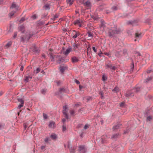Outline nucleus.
<instances>
[{
	"label": "nucleus",
	"mask_w": 153,
	"mask_h": 153,
	"mask_svg": "<svg viewBox=\"0 0 153 153\" xmlns=\"http://www.w3.org/2000/svg\"><path fill=\"white\" fill-rule=\"evenodd\" d=\"M19 29L20 31H21L22 33H24L25 31V27L23 25H21L19 27Z\"/></svg>",
	"instance_id": "nucleus-15"
},
{
	"label": "nucleus",
	"mask_w": 153,
	"mask_h": 153,
	"mask_svg": "<svg viewBox=\"0 0 153 153\" xmlns=\"http://www.w3.org/2000/svg\"><path fill=\"white\" fill-rule=\"evenodd\" d=\"M99 94L101 95V98L102 99H103L104 98V93L103 91H101Z\"/></svg>",
	"instance_id": "nucleus-29"
},
{
	"label": "nucleus",
	"mask_w": 153,
	"mask_h": 153,
	"mask_svg": "<svg viewBox=\"0 0 153 153\" xmlns=\"http://www.w3.org/2000/svg\"><path fill=\"white\" fill-rule=\"evenodd\" d=\"M71 60L73 63H76L79 61V59L76 57L74 56L71 58Z\"/></svg>",
	"instance_id": "nucleus-12"
},
{
	"label": "nucleus",
	"mask_w": 153,
	"mask_h": 153,
	"mask_svg": "<svg viewBox=\"0 0 153 153\" xmlns=\"http://www.w3.org/2000/svg\"><path fill=\"white\" fill-rule=\"evenodd\" d=\"M65 67H61L59 68L60 71L62 73H63L65 71Z\"/></svg>",
	"instance_id": "nucleus-23"
},
{
	"label": "nucleus",
	"mask_w": 153,
	"mask_h": 153,
	"mask_svg": "<svg viewBox=\"0 0 153 153\" xmlns=\"http://www.w3.org/2000/svg\"><path fill=\"white\" fill-rule=\"evenodd\" d=\"M112 91L114 92H117L119 91V88L118 87L116 86L112 90Z\"/></svg>",
	"instance_id": "nucleus-21"
},
{
	"label": "nucleus",
	"mask_w": 153,
	"mask_h": 153,
	"mask_svg": "<svg viewBox=\"0 0 153 153\" xmlns=\"http://www.w3.org/2000/svg\"><path fill=\"white\" fill-rule=\"evenodd\" d=\"M75 82L76 84H79L80 83V82H79L78 80H76V79H75Z\"/></svg>",
	"instance_id": "nucleus-51"
},
{
	"label": "nucleus",
	"mask_w": 153,
	"mask_h": 153,
	"mask_svg": "<svg viewBox=\"0 0 153 153\" xmlns=\"http://www.w3.org/2000/svg\"><path fill=\"white\" fill-rule=\"evenodd\" d=\"M43 115L44 118L45 119H46L48 118V116H47V114L44 113H43Z\"/></svg>",
	"instance_id": "nucleus-37"
},
{
	"label": "nucleus",
	"mask_w": 153,
	"mask_h": 153,
	"mask_svg": "<svg viewBox=\"0 0 153 153\" xmlns=\"http://www.w3.org/2000/svg\"><path fill=\"white\" fill-rule=\"evenodd\" d=\"M141 36V33H135V36L136 37H139L140 36Z\"/></svg>",
	"instance_id": "nucleus-40"
},
{
	"label": "nucleus",
	"mask_w": 153,
	"mask_h": 153,
	"mask_svg": "<svg viewBox=\"0 0 153 153\" xmlns=\"http://www.w3.org/2000/svg\"><path fill=\"white\" fill-rule=\"evenodd\" d=\"M66 2L68 4H69L70 5H71L73 4V1L72 0H67Z\"/></svg>",
	"instance_id": "nucleus-25"
},
{
	"label": "nucleus",
	"mask_w": 153,
	"mask_h": 153,
	"mask_svg": "<svg viewBox=\"0 0 153 153\" xmlns=\"http://www.w3.org/2000/svg\"><path fill=\"white\" fill-rule=\"evenodd\" d=\"M68 148L69 149H70V148H71V149H70V153H74L75 149H72L71 145L69 143H68Z\"/></svg>",
	"instance_id": "nucleus-10"
},
{
	"label": "nucleus",
	"mask_w": 153,
	"mask_h": 153,
	"mask_svg": "<svg viewBox=\"0 0 153 153\" xmlns=\"http://www.w3.org/2000/svg\"><path fill=\"white\" fill-rule=\"evenodd\" d=\"M88 127H89V126H88V125L86 124V125H85V126H84V129H87L88 128Z\"/></svg>",
	"instance_id": "nucleus-46"
},
{
	"label": "nucleus",
	"mask_w": 153,
	"mask_h": 153,
	"mask_svg": "<svg viewBox=\"0 0 153 153\" xmlns=\"http://www.w3.org/2000/svg\"><path fill=\"white\" fill-rule=\"evenodd\" d=\"M56 59H58L56 61V62L59 64H60L62 60V57L60 56H59V57L56 58Z\"/></svg>",
	"instance_id": "nucleus-17"
},
{
	"label": "nucleus",
	"mask_w": 153,
	"mask_h": 153,
	"mask_svg": "<svg viewBox=\"0 0 153 153\" xmlns=\"http://www.w3.org/2000/svg\"><path fill=\"white\" fill-rule=\"evenodd\" d=\"M70 113L71 115H73L74 114V111L73 110L70 111Z\"/></svg>",
	"instance_id": "nucleus-47"
},
{
	"label": "nucleus",
	"mask_w": 153,
	"mask_h": 153,
	"mask_svg": "<svg viewBox=\"0 0 153 153\" xmlns=\"http://www.w3.org/2000/svg\"><path fill=\"white\" fill-rule=\"evenodd\" d=\"M49 54L50 56V60L52 62L55 61L54 59H56V58L59 57V55H53V53L51 52L49 53Z\"/></svg>",
	"instance_id": "nucleus-3"
},
{
	"label": "nucleus",
	"mask_w": 153,
	"mask_h": 153,
	"mask_svg": "<svg viewBox=\"0 0 153 153\" xmlns=\"http://www.w3.org/2000/svg\"><path fill=\"white\" fill-rule=\"evenodd\" d=\"M65 91V89L64 88H60L59 89V92L61 94L62 92H64Z\"/></svg>",
	"instance_id": "nucleus-20"
},
{
	"label": "nucleus",
	"mask_w": 153,
	"mask_h": 153,
	"mask_svg": "<svg viewBox=\"0 0 153 153\" xmlns=\"http://www.w3.org/2000/svg\"><path fill=\"white\" fill-rule=\"evenodd\" d=\"M120 29H117L115 27L112 28L109 31V36L110 37H112L114 35L120 33Z\"/></svg>",
	"instance_id": "nucleus-1"
},
{
	"label": "nucleus",
	"mask_w": 153,
	"mask_h": 153,
	"mask_svg": "<svg viewBox=\"0 0 153 153\" xmlns=\"http://www.w3.org/2000/svg\"><path fill=\"white\" fill-rule=\"evenodd\" d=\"M64 109L62 111V113L64 115H65V117L67 119H68V116L67 115L66 112L68 111V109L67 105H65L63 106Z\"/></svg>",
	"instance_id": "nucleus-2"
},
{
	"label": "nucleus",
	"mask_w": 153,
	"mask_h": 153,
	"mask_svg": "<svg viewBox=\"0 0 153 153\" xmlns=\"http://www.w3.org/2000/svg\"><path fill=\"white\" fill-rule=\"evenodd\" d=\"M48 140V137H46L45 139V142H47Z\"/></svg>",
	"instance_id": "nucleus-64"
},
{
	"label": "nucleus",
	"mask_w": 153,
	"mask_h": 153,
	"mask_svg": "<svg viewBox=\"0 0 153 153\" xmlns=\"http://www.w3.org/2000/svg\"><path fill=\"white\" fill-rule=\"evenodd\" d=\"M33 47L31 49H32V51L33 52L35 53H38L39 52V50L37 48L36 46V45L35 44L33 45Z\"/></svg>",
	"instance_id": "nucleus-7"
},
{
	"label": "nucleus",
	"mask_w": 153,
	"mask_h": 153,
	"mask_svg": "<svg viewBox=\"0 0 153 153\" xmlns=\"http://www.w3.org/2000/svg\"><path fill=\"white\" fill-rule=\"evenodd\" d=\"M107 79V77L104 75H103L102 78V80L103 81H105Z\"/></svg>",
	"instance_id": "nucleus-34"
},
{
	"label": "nucleus",
	"mask_w": 153,
	"mask_h": 153,
	"mask_svg": "<svg viewBox=\"0 0 153 153\" xmlns=\"http://www.w3.org/2000/svg\"><path fill=\"white\" fill-rule=\"evenodd\" d=\"M134 89L135 90V92L136 93H137L140 91V87H136Z\"/></svg>",
	"instance_id": "nucleus-31"
},
{
	"label": "nucleus",
	"mask_w": 153,
	"mask_h": 153,
	"mask_svg": "<svg viewBox=\"0 0 153 153\" xmlns=\"http://www.w3.org/2000/svg\"><path fill=\"white\" fill-rule=\"evenodd\" d=\"M83 88V87L81 85H79V89L80 91H81V89Z\"/></svg>",
	"instance_id": "nucleus-56"
},
{
	"label": "nucleus",
	"mask_w": 153,
	"mask_h": 153,
	"mask_svg": "<svg viewBox=\"0 0 153 153\" xmlns=\"http://www.w3.org/2000/svg\"><path fill=\"white\" fill-rule=\"evenodd\" d=\"M33 34H30L29 35L28 37L26 38H25V39H27V41L29 40V39L33 36Z\"/></svg>",
	"instance_id": "nucleus-39"
},
{
	"label": "nucleus",
	"mask_w": 153,
	"mask_h": 153,
	"mask_svg": "<svg viewBox=\"0 0 153 153\" xmlns=\"http://www.w3.org/2000/svg\"><path fill=\"white\" fill-rule=\"evenodd\" d=\"M73 32L75 33L74 34V35L73 36L74 39L76 38L78 36L80 35V33L78 32H76L75 30H73Z\"/></svg>",
	"instance_id": "nucleus-11"
},
{
	"label": "nucleus",
	"mask_w": 153,
	"mask_h": 153,
	"mask_svg": "<svg viewBox=\"0 0 153 153\" xmlns=\"http://www.w3.org/2000/svg\"><path fill=\"white\" fill-rule=\"evenodd\" d=\"M84 5L88 7H90L91 6V3L89 1H88L85 3H84Z\"/></svg>",
	"instance_id": "nucleus-14"
},
{
	"label": "nucleus",
	"mask_w": 153,
	"mask_h": 153,
	"mask_svg": "<svg viewBox=\"0 0 153 153\" xmlns=\"http://www.w3.org/2000/svg\"><path fill=\"white\" fill-rule=\"evenodd\" d=\"M87 34L89 37H91V38H92L93 37V34L90 31H88L87 32Z\"/></svg>",
	"instance_id": "nucleus-26"
},
{
	"label": "nucleus",
	"mask_w": 153,
	"mask_h": 153,
	"mask_svg": "<svg viewBox=\"0 0 153 153\" xmlns=\"http://www.w3.org/2000/svg\"><path fill=\"white\" fill-rule=\"evenodd\" d=\"M43 8L46 10H49L50 9V5L48 4H46L44 6Z\"/></svg>",
	"instance_id": "nucleus-18"
},
{
	"label": "nucleus",
	"mask_w": 153,
	"mask_h": 153,
	"mask_svg": "<svg viewBox=\"0 0 153 153\" xmlns=\"http://www.w3.org/2000/svg\"><path fill=\"white\" fill-rule=\"evenodd\" d=\"M45 146H42L41 147V149L42 150H43V149H45Z\"/></svg>",
	"instance_id": "nucleus-61"
},
{
	"label": "nucleus",
	"mask_w": 153,
	"mask_h": 153,
	"mask_svg": "<svg viewBox=\"0 0 153 153\" xmlns=\"http://www.w3.org/2000/svg\"><path fill=\"white\" fill-rule=\"evenodd\" d=\"M19 8V6L17 5H16L15 3V2H13L11 6L10 7V8H15L16 10H18V8Z\"/></svg>",
	"instance_id": "nucleus-8"
},
{
	"label": "nucleus",
	"mask_w": 153,
	"mask_h": 153,
	"mask_svg": "<svg viewBox=\"0 0 153 153\" xmlns=\"http://www.w3.org/2000/svg\"><path fill=\"white\" fill-rule=\"evenodd\" d=\"M32 17L33 19H36V14H34L32 16Z\"/></svg>",
	"instance_id": "nucleus-52"
},
{
	"label": "nucleus",
	"mask_w": 153,
	"mask_h": 153,
	"mask_svg": "<svg viewBox=\"0 0 153 153\" xmlns=\"http://www.w3.org/2000/svg\"><path fill=\"white\" fill-rule=\"evenodd\" d=\"M120 134L119 133H117L116 134H114L113 135L112 137V138H117L119 136Z\"/></svg>",
	"instance_id": "nucleus-28"
},
{
	"label": "nucleus",
	"mask_w": 153,
	"mask_h": 153,
	"mask_svg": "<svg viewBox=\"0 0 153 153\" xmlns=\"http://www.w3.org/2000/svg\"><path fill=\"white\" fill-rule=\"evenodd\" d=\"M25 78L24 79L25 81L26 82H29V77H27V76H26L25 77Z\"/></svg>",
	"instance_id": "nucleus-38"
},
{
	"label": "nucleus",
	"mask_w": 153,
	"mask_h": 153,
	"mask_svg": "<svg viewBox=\"0 0 153 153\" xmlns=\"http://www.w3.org/2000/svg\"><path fill=\"white\" fill-rule=\"evenodd\" d=\"M113 10H116L117 9V7L116 6H114L112 8Z\"/></svg>",
	"instance_id": "nucleus-44"
},
{
	"label": "nucleus",
	"mask_w": 153,
	"mask_h": 153,
	"mask_svg": "<svg viewBox=\"0 0 153 153\" xmlns=\"http://www.w3.org/2000/svg\"><path fill=\"white\" fill-rule=\"evenodd\" d=\"M55 123L54 122L51 121L50 122L49 126L50 128H54L55 127Z\"/></svg>",
	"instance_id": "nucleus-9"
},
{
	"label": "nucleus",
	"mask_w": 153,
	"mask_h": 153,
	"mask_svg": "<svg viewBox=\"0 0 153 153\" xmlns=\"http://www.w3.org/2000/svg\"><path fill=\"white\" fill-rule=\"evenodd\" d=\"M48 15V13H45L43 15V17H45Z\"/></svg>",
	"instance_id": "nucleus-59"
},
{
	"label": "nucleus",
	"mask_w": 153,
	"mask_h": 153,
	"mask_svg": "<svg viewBox=\"0 0 153 153\" xmlns=\"http://www.w3.org/2000/svg\"><path fill=\"white\" fill-rule=\"evenodd\" d=\"M17 35V33L16 32L14 33V36H13V37L14 38H15L16 37Z\"/></svg>",
	"instance_id": "nucleus-55"
},
{
	"label": "nucleus",
	"mask_w": 153,
	"mask_h": 153,
	"mask_svg": "<svg viewBox=\"0 0 153 153\" xmlns=\"http://www.w3.org/2000/svg\"><path fill=\"white\" fill-rule=\"evenodd\" d=\"M50 137L53 139H55L56 138V134H51Z\"/></svg>",
	"instance_id": "nucleus-27"
},
{
	"label": "nucleus",
	"mask_w": 153,
	"mask_h": 153,
	"mask_svg": "<svg viewBox=\"0 0 153 153\" xmlns=\"http://www.w3.org/2000/svg\"><path fill=\"white\" fill-rule=\"evenodd\" d=\"M23 68H24L23 66V65L21 66V67L20 69L21 71H22L23 70Z\"/></svg>",
	"instance_id": "nucleus-62"
},
{
	"label": "nucleus",
	"mask_w": 153,
	"mask_h": 153,
	"mask_svg": "<svg viewBox=\"0 0 153 153\" xmlns=\"http://www.w3.org/2000/svg\"><path fill=\"white\" fill-rule=\"evenodd\" d=\"M78 151L79 152H81L82 153H85L86 152V150L84 146H79Z\"/></svg>",
	"instance_id": "nucleus-4"
},
{
	"label": "nucleus",
	"mask_w": 153,
	"mask_h": 153,
	"mask_svg": "<svg viewBox=\"0 0 153 153\" xmlns=\"http://www.w3.org/2000/svg\"><path fill=\"white\" fill-rule=\"evenodd\" d=\"M25 20V19L24 17H22L19 21L20 23L24 22Z\"/></svg>",
	"instance_id": "nucleus-43"
},
{
	"label": "nucleus",
	"mask_w": 153,
	"mask_h": 153,
	"mask_svg": "<svg viewBox=\"0 0 153 153\" xmlns=\"http://www.w3.org/2000/svg\"><path fill=\"white\" fill-rule=\"evenodd\" d=\"M135 54H137V56H141L140 54V52H135Z\"/></svg>",
	"instance_id": "nucleus-49"
},
{
	"label": "nucleus",
	"mask_w": 153,
	"mask_h": 153,
	"mask_svg": "<svg viewBox=\"0 0 153 153\" xmlns=\"http://www.w3.org/2000/svg\"><path fill=\"white\" fill-rule=\"evenodd\" d=\"M80 23V20H76L74 22V24L75 25H76V24L78 25V24H79Z\"/></svg>",
	"instance_id": "nucleus-35"
},
{
	"label": "nucleus",
	"mask_w": 153,
	"mask_h": 153,
	"mask_svg": "<svg viewBox=\"0 0 153 153\" xmlns=\"http://www.w3.org/2000/svg\"><path fill=\"white\" fill-rule=\"evenodd\" d=\"M40 71V69L39 68H38L36 69V74H37L38 73H39Z\"/></svg>",
	"instance_id": "nucleus-53"
},
{
	"label": "nucleus",
	"mask_w": 153,
	"mask_h": 153,
	"mask_svg": "<svg viewBox=\"0 0 153 153\" xmlns=\"http://www.w3.org/2000/svg\"><path fill=\"white\" fill-rule=\"evenodd\" d=\"M105 67H106V68H109L111 70L114 71L115 70V69L116 68L115 66H113L112 64H107L106 65Z\"/></svg>",
	"instance_id": "nucleus-6"
},
{
	"label": "nucleus",
	"mask_w": 153,
	"mask_h": 153,
	"mask_svg": "<svg viewBox=\"0 0 153 153\" xmlns=\"http://www.w3.org/2000/svg\"><path fill=\"white\" fill-rule=\"evenodd\" d=\"M138 22L136 20H134V21H128L127 22V25H131L132 26H134L137 25Z\"/></svg>",
	"instance_id": "nucleus-5"
},
{
	"label": "nucleus",
	"mask_w": 153,
	"mask_h": 153,
	"mask_svg": "<svg viewBox=\"0 0 153 153\" xmlns=\"http://www.w3.org/2000/svg\"><path fill=\"white\" fill-rule=\"evenodd\" d=\"M105 55L109 56V57H111V54L109 53H105Z\"/></svg>",
	"instance_id": "nucleus-48"
},
{
	"label": "nucleus",
	"mask_w": 153,
	"mask_h": 153,
	"mask_svg": "<svg viewBox=\"0 0 153 153\" xmlns=\"http://www.w3.org/2000/svg\"><path fill=\"white\" fill-rule=\"evenodd\" d=\"M121 125V124H117L116 126H114L113 127V129L114 130H115L116 129H118L120 127V126Z\"/></svg>",
	"instance_id": "nucleus-19"
},
{
	"label": "nucleus",
	"mask_w": 153,
	"mask_h": 153,
	"mask_svg": "<svg viewBox=\"0 0 153 153\" xmlns=\"http://www.w3.org/2000/svg\"><path fill=\"white\" fill-rule=\"evenodd\" d=\"M18 102H20L21 104H24V102L22 99H20V98L18 99Z\"/></svg>",
	"instance_id": "nucleus-33"
},
{
	"label": "nucleus",
	"mask_w": 153,
	"mask_h": 153,
	"mask_svg": "<svg viewBox=\"0 0 153 153\" xmlns=\"http://www.w3.org/2000/svg\"><path fill=\"white\" fill-rule=\"evenodd\" d=\"M147 119L148 120H150L152 119V118L150 116H149L147 117Z\"/></svg>",
	"instance_id": "nucleus-58"
},
{
	"label": "nucleus",
	"mask_w": 153,
	"mask_h": 153,
	"mask_svg": "<svg viewBox=\"0 0 153 153\" xmlns=\"http://www.w3.org/2000/svg\"><path fill=\"white\" fill-rule=\"evenodd\" d=\"M120 106L121 107H123L124 106L125 104V102H122L120 103Z\"/></svg>",
	"instance_id": "nucleus-42"
},
{
	"label": "nucleus",
	"mask_w": 153,
	"mask_h": 153,
	"mask_svg": "<svg viewBox=\"0 0 153 153\" xmlns=\"http://www.w3.org/2000/svg\"><path fill=\"white\" fill-rule=\"evenodd\" d=\"M52 15H53V17L52 18H51V19L53 21L55 20L56 18H58L59 17V15L57 14H56L55 15L52 14Z\"/></svg>",
	"instance_id": "nucleus-13"
},
{
	"label": "nucleus",
	"mask_w": 153,
	"mask_h": 153,
	"mask_svg": "<svg viewBox=\"0 0 153 153\" xmlns=\"http://www.w3.org/2000/svg\"><path fill=\"white\" fill-rule=\"evenodd\" d=\"M65 121H66V120L65 119H62V122L64 124V123H65Z\"/></svg>",
	"instance_id": "nucleus-63"
},
{
	"label": "nucleus",
	"mask_w": 153,
	"mask_h": 153,
	"mask_svg": "<svg viewBox=\"0 0 153 153\" xmlns=\"http://www.w3.org/2000/svg\"><path fill=\"white\" fill-rule=\"evenodd\" d=\"M11 44L12 42H9L5 45V46L7 48H8L11 45Z\"/></svg>",
	"instance_id": "nucleus-30"
},
{
	"label": "nucleus",
	"mask_w": 153,
	"mask_h": 153,
	"mask_svg": "<svg viewBox=\"0 0 153 153\" xmlns=\"http://www.w3.org/2000/svg\"><path fill=\"white\" fill-rule=\"evenodd\" d=\"M24 128H25V129L27 127V125L25 123L24 124Z\"/></svg>",
	"instance_id": "nucleus-60"
},
{
	"label": "nucleus",
	"mask_w": 153,
	"mask_h": 153,
	"mask_svg": "<svg viewBox=\"0 0 153 153\" xmlns=\"http://www.w3.org/2000/svg\"><path fill=\"white\" fill-rule=\"evenodd\" d=\"M62 131H64L66 130V126L65 125H63L62 126Z\"/></svg>",
	"instance_id": "nucleus-41"
},
{
	"label": "nucleus",
	"mask_w": 153,
	"mask_h": 153,
	"mask_svg": "<svg viewBox=\"0 0 153 153\" xmlns=\"http://www.w3.org/2000/svg\"><path fill=\"white\" fill-rule=\"evenodd\" d=\"M152 79V77H148L146 80H145V81L146 82H147L151 80Z\"/></svg>",
	"instance_id": "nucleus-36"
},
{
	"label": "nucleus",
	"mask_w": 153,
	"mask_h": 153,
	"mask_svg": "<svg viewBox=\"0 0 153 153\" xmlns=\"http://www.w3.org/2000/svg\"><path fill=\"white\" fill-rule=\"evenodd\" d=\"M15 13H16V11H12L9 14V16L10 17V18H11L14 15V14Z\"/></svg>",
	"instance_id": "nucleus-24"
},
{
	"label": "nucleus",
	"mask_w": 153,
	"mask_h": 153,
	"mask_svg": "<svg viewBox=\"0 0 153 153\" xmlns=\"http://www.w3.org/2000/svg\"><path fill=\"white\" fill-rule=\"evenodd\" d=\"M41 92L42 94H45V92H46V90L44 89H42L41 91Z\"/></svg>",
	"instance_id": "nucleus-50"
},
{
	"label": "nucleus",
	"mask_w": 153,
	"mask_h": 153,
	"mask_svg": "<svg viewBox=\"0 0 153 153\" xmlns=\"http://www.w3.org/2000/svg\"><path fill=\"white\" fill-rule=\"evenodd\" d=\"M92 49H93V50H94V52H95L96 53L97 50L95 48V47H92Z\"/></svg>",
	"instance_id": "nucleus-57"
},
{
	"label": "nucleus",
	"mask_w": 153,
	"mask_h": 153,
	"mask_svg": "<svg viewBox=\"0 0 153 153\" xmlns=\"http://www.w3.org/2000/svg\"><path fill=\"white\" fill-rule=\"evenodd\" d=\"M101 25L100 26V27L101 28L102 27L103 28H104V27H105V25L104 21L102 20L101 21Z\"/></svg>",
	"instance_id": "nucleus-22"
},
{
	"label": "nucleus",
	"mask_w": 153,
	"mask_h": 153,
	"mask_svg": "<svg viewBox=\"0 0 153 153\" xmlns=\"http://www.w3.org/2000/svg\"><path fill=\"white\" fill-rule=\"evenodd\" d=\"M23 105H24V104H19L18 106V108H19V109H20L21 107H22L23 106Z\"/></svg>",
	"instance_id": "nucleus-45"
},
{
	"label": "nucleus",
	"mask_w": 153,
	"mask_h": 153,
	"mask_svg": "<svg viewBox=\"0 0 153 153\" xmlns=\"http://www.w3.org/2000/svg\"><path fill=\"white\" fill-rule=\"evenodd\" d=\"M126 96L127 97H128L130 96H133L134 95L132 93L130 94L128 92H127L126 95Z\"/></svg>",
	"instance_id": "nucleus-32"
},
{
	"label": "nucleus",
	"mask_w": 153,
	"mask_h": 153,
	"mask_svg": "<svg viewBox=\"0 0 153 153\" xmlns=\"http://www.w3.org/2000/svg\"><path fill=\"white\" fill-rule=\"evenodd\" d=\"M71 49L70 48L67 49V50H66L65 52H64L63 53L65 55L67 56L68 54L71 52Z\"/></svg>",
	"instance_id": "nucleus-16"
},
{
	"label": "nucleus",
	"mask_w": 153,
	"mask_h": 153,
	"mask_svg": "<svg viewBox=\"0 0 153 153\" xmlns=\"http://www.w3.org/2000/svg\"><path fill=\"white\" fill-rule=\"evenodd\" d=\"M21 41L24 42H25V39L23 37H22L21 38Z\"/></svg>",
	"instance_id": "nucleus-54"
}]
</instances>
